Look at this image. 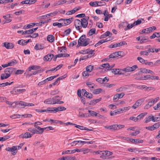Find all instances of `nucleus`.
Wrapping results in <instances>:
<instances>
[{
    "label": "nucleus",
    "instance_id": "1",
    "mask_svg": "<svg viewBox=\"0 0 160 160\" xmlns=\"http://www.w3.org/2000/svg\"><path fill=\"white\" fill-rule=\"evenodd\" d=\"M112 152L108 151H95V155L99 154L100 155V157L102 159H112L115 157L114 156H111L109 157L110 155L112 154Z\"/></svg>",
    "mask_w": 160,
    "mask_h": 160
},
{
    "label": "nucleus",
    "instance_id": "2",
    "mask_svg": "<svg viewBox=\"0 0 160 160\" xmlns=\"http://www.w3.org/2000/svg\"><path fill=\"white\" fill-rule=\"evenodd\" d=\"M61 99V97L58 96H56L52 98H49L46 99L44 102L48 104H62L63 102L60 101Z\"/></svg>",
    "mask_w": 160,
    "mask_h": 160
},
{
    "label": "nucleus",
    "instance_id": "3",
    "mask_svg": "<svg viewBox=\"0 0 160 160\" xmlns=\"http://www.w3.org/2000/svg\"><path fill=\"white\" fill-rule=\"evenodd\" d=\"M91 42L90 39L88 38H86V35H82L79 39L78 43L79 46H86Z\"/></svg>",
    "mask_w": 160,
    "mask_h": 160
},
{
    "label": "nucleus",
    "instance_id": "4",
    "mask_svg": "<svg viewBox=\"0 0 160 160\" xmlns=\"http://www.w3.org/2000/svg\"><path fill=\"white\" fill-rule=\"evenodd\" d=\"M22 146V144H20L19 146H14L11 148L8 147L6 148L5 150L7 151L11 152L12 154L14 155L17 152V150L21 149Z\"/></svg>",
    "mask_w": 160,
    "mask_h": 160
},
{
    "label": "nucleus",
    "instance_id": "5",
    "mask_svg": "<svg viewBox=\"0 0 160 160\" xmlns=\"http://www.w3.org/2000/svg\"><path fill=\"white\" fill-rule=\"evenodd\" d=\"M74 24L76 29L80 31V29L82 28L81 20L79 19L75 20L74 21Z\"/></svg>",
    "mask_w": 160,
    "mask_h": 160
},
{
    "label": "nucleus",
    "instance_id": "6",
    "mask_svg": "<svg viewBox=\"0 0 160 160\" xmlns=\"http://www.w3.org/2000/svg\"><path fill=\"white\" fill-rule=\"evenodd\" d=\"M83 153L86 154L88 153L92 154L94 155H95V151H93L92 149H89L87 148H82V151Z\"/></svg>",
    "mask_w": 160,
    "mask_h": 160
},
{
    "label": "nucleus",
    "instance_id": "7",
    "mask_svg": "<svg viewBox=\"0 0 160 160\" xmlns=\"http://www.w3.org/2000/svg\"><path fill=\"white\" fill-rule=\"evenodd\" d=\"M15 68H8L5 70V72L8 77H9L14 71Z\"/></svg>",
    "mask_w": 160,
    "mask_h": 160
},
{
    "label": "nucleus",
    "instance_id": "8",
    "mask_svg": "<svg viewBox=\"0 0 160 160\" xmlns=\"http://www.w3.org/2000/svg\"><path fill=\"white\" fill-rule=\"evenodd\" d=\"M80 7H76L72 10L67 11L66 13V15H70L76 12L81 9Z\"/></svg>",
    "mask_w": 160,
    "mask_h": 160
},
{
    "label": "nucleus",
    "instance_id": "9",
    "mask_svg": "<svg viewBox=\"0 0 160 160\" xmlns=\"http://www.w3.org/2000/svg\"><path fill=\"white\" fill-rule=\"evenodd\" d=\"M143 101L142 99H139L136 101L135 103L132 106L131 108L133 109H135L140 105L142 103Z\"/></svg>",
    "mask_w": 160,
    "mask_h": 160
},
{
    "label": "nucleus",
    "instance_id": "10",
    "mask_svg": "<svg viewBox=\"0 0 160 160\" xmlns=\"http://www.w3.org/2000/svg\"><path fill=\"white\" fill-rule=\"evenodd\" d=\"M53 57L54 55L52 54H48L43 57V60L45 61H50L51 60Z\"/></svg>",
    "mask_w": 160,
    "mask_h": 160
},
{
    "label": "nucleus",
    "instance_id": "11",
    "mask_svg": "<svg viewBox=\"0 0 160 160\" xmlns=\"http://www.w3.org/2000/svg\"><path fill=\"white\" fill-rule=\"evenodd\" d=\"M88 18H89L88 17L86 18H83L81 19V21L82 23V25L83 28H85L87 27L88 23L87 20Z\"/></svg>",
    "mask_w": 160,
    "mask_h": 160
},
{
    "label": "nucleus",
    "instance_id": "12",
    "mask_svg": "<svg viewBox=\"0 0 160 160\" xmlns=\"http://www.w3.org/2000/svg\"><path fill=\"white\" fill-rule=\"evenodd\" d=\"M32 134H30L28 132H26L24 133H22L19 136L20 138H28L32 137Z\"/></svg>",
    "mask_w": 160,
    "mask_h": 160
},
{
    "label": "nucleus",
    "instance_id": "13",
    "mask_svg": "<svg viewBox=\"0 0 160 160\" xmlns=\"http://www.w3.org/2000/svg\"><path fill=\"white\" fill-rule=\"evenodd\" d=\"M73 18H71L68 19H63V22H62L64 26L67 25L72 22Z\"/></svg>",
    "mask_w": 160,
    "mask_h": 160
},
{
    "label": "nucleus",
    "instance_id": "14",
    "mask_svg": "<svg viewBox=\"0 0 160 160\" xmlns=\"http://www.w3.org/2000/svg\"><path fill=\"white\" fill-rule=\"evenodd\" d=\"M3 46L8 49H12L14 47L12 43L7 42L4 43Z\"/></svg>",
    "mask_w": 160,
    "mask_h": 160
},
{
    "label": "nucleus",
    "instance_id": "15",
    "mask_svg": "<svg viewBox=\"0 0 160 160\" xmlns=\"http://www.w3.org/2000/svg\"><path fill=\"white\" fill-rule=\"evenodd\" d=\"M157 127L158 126H157V124L155 123L153 125L151 126H149L145 127V128L148 130L152 131L157 129L158 128Z\"/></svg>",
    "mask_w": 160,
    "mask_h": 160
},
{
    "label": "nucleus",
    "instance_id": "16",
    "mask_svg": "<svg viewBox=\"0 0 160 160\" xmlns=\"http://www.w3.org/2000/svg\"><path fill=\"white\" fill-rule=\"evenodd\" d=\"M122 69L114 68L112 69V72L115 74H122Z\"/></svg>",
    "mask_w": 160,
    "mask_h": 160
},
{
    "label": "nucleus",
    "instance_id": "17",
    "mask_svg": "<svg viewBox=\"0 0 160 160\" xmlns=\"http://www.w3.org/2000/svg\"><path fill=\"white\" fill-rule=\"evenodd\" d=\"M44 48V46L43 44H36L34 47L35 49L36 50H42Z\"/></svg>",
    "mask_w": 160,
    "mask_h": 160
},
{
    "label": "nucleus",
    "instance_id": "18",
    "mask_svg": "<svg viewBox=\"0 0 160 160\" xmlns=\"http://www.w3.org/2000/svg\"><path fill=\"white\" fill-rule=\"evenodd\" d=\"M153 116H152V115L146 117L145 118L146 120L145 122L146 123H147L151 121H152L153 122H154V121H155L154 119H153Z\"/></svg>",
    "mask_w": 160,
    "mask_h": 160
},
{
    "label": "nucleus",
    "instance_id": "19",
    "mask_svg": "<svg viewBox=\"0 0 160 160\" xmlns=\"http://www.w3.org/2000/svg\"><path fill=\"white\" fill-rule=\"evenodd\" d=\"M144 20L142 18L138 19L137 21L133 22L134 26L140 24L141 23H144Z\"/></svg>",
    "mask_w": 160,
    "mask_h": 160
},
{
    "label": "nucleus",
    "instance_id": "20",
    "mask_svg": "<svg viewBox=\"0 0 160 160\" xmlns=\"http://www.w3.org/2000/svg\"><path fill=\"white\" fill-rule=\"evenodd\" d=\"M3 17L4 19H6L5 22L6 23H9L12 21L11 19H9L11 17L10 14H7L6 15L3 16Z\"/></svg>",
    "mask_w": 160,
    "mask_h": 160
},
{
    "label": "nucleus",
    "instance_id": "21",
    "mask_svg": "<svg viewBox=\"0 0 160 160\" xmlns=\"http://www.w3.org/2000/svg\"><path fill=\"white\" fill-rule=\"evenodd\" d=\"M17 104H19L22 106L21 108H24L25 107L27 106L28 103L22 101H20L18 102H16Z\"/></svg>",
    "mask_w": 160,
    "mask_h": 160
},
{
    "label": "nucleus",
    "instance_id": "22",
    "mask_svg": "<svg viewBox=\"0 0 160 160\" xmlns=\"http://www.w3.org/2000/svg\"><path fill=\"white\" fill-rule=\"evenodd\" d=\"M147 114V112H143L138 115L137 117V119H138V122L140 121L141 119L143 117L146 116Z\"/></svg>",
    "mask_w": 160,
    "mask_h": 160
},
{
    "label": "nucleus",
    "instance_id": "23",
    "mask_svg": "<svg viewBox=\"0 0 160 160\" xmlns=\"http://www.w3.org/2000/svg\"><path fill=\"white\" fill-rule=\"evenodd\" d=\"M129 87L128 86H123L120 87L119 88L116 90L117 92L125 91Z\"/></svg>",
    "mask_w": 160,
    "mask_h": 160
},
{
    "label": "nucleus",
    "instance_id": "24",
    "mask_svg": "<svg viewBox=\"0 0 160 160\" xmlns=\"http://www.w3.org/2000/svg\"><path fill=\"white\" fill-rule=\"evenodd\" d=\"M47 40L49 42H52L54 40V37L53 35H49L47 37Z\"/></svg>",
    "mask_w": 160,
    "mask_h": 160
},
{
    "label": "nucleus",
    "instance_id": "25",
    "mask_svg": "<svg viewBox=\"0 0 160 160\" xmlns=\"http://www.w3.org/2000/svg\"><path fill=\"white\" fill-rule=\"evenodd\" d=\"M55 112L58 111L65 110L66 109L64 107H58L57 108L55 107Z\"/></svg>",
    "mask_w": 160,
    "mask_h": 160
},
{
    "label": "nucleus",
    "instance_id": "26",
    "mask_svg": "<svg viewBox=\"0 0 160 160\" xmlns=\"http://www.w3.org/2000/svg\"><path fill=\"white\" fill-rule=\"evenodd\" d=\"M94 66L92 65H90L87 66L86 67V70L89 72H91L93 70Z\"/></svg>",
    "mask_w": 160,
    "mask_h": 160
},
{
    "label": "nucleus",
    "instance_id": "27",
    "mask_svg": "<svg viewBox=\"0 0 160 160\" xmlns=\"http://www.w3.org/2000/svg\"><path fill=\"white\" fill-rule=\"evenodd\" d=\"M101 66L103 68H105L107 71L110 70V65L108 63L103 64Z\"/></svg>",
    "mask_w": 160,
    "mask_h": 160
},
{
    "label": "nucleus",
    "instance_id": "28",
    "mask_svg": "<svg viewBox=\"0 0 160 160\" xmlns=\"http://www.w3.org/2000/svg\"><path fill=\"white\" fill-rule=\"evenodd\" d=\"M75 142H80V143L82 145H84L86 143L88 144H92L93 143V142L92 141H90L89 142H86L83 141H75Z\"/></svg>",
    "mask_w": 160,
    "mask_h": 160
},
{
    "label": "nucleus",
    "instance_id": "29",
    "mask_svg": "<svg viewBox=\"0 0 160 160\" xmlns=\"http://www.w3.org/2000/svg\"><path fill=\"white\" fill-rule=\"evenodd\" d=\"M53 26H57L58 28H61L62 26H64L62 22L59 23L58 22H55L53 23Z\"/></svg>",
    "mask_w": 160,
    "mask_h": 160
},
{
    "label": "nucleus",
    "instance_id": "30",
    "mask_svg": "<svg viewBox=\"0 0 160 160\" xmlns=\"http://www.w3.org/2000/svg\"><path fill=\"white\" fill-rule=\"evenodd\" d=\"M37 128L39 130L38 131V134H42L45 130H47V127L41 128L40 127H37Z\"/></svg>",
    "mask_w": 160,
    "mask_h": 160
},
{
    "label": "nucleus",
    "instance_id": "31",
    "mask_svg": "<svg viewBox=\"0 0 160 160\" xmlns=\"http://www.w3.org/2000/svg\"><path fill=\"white\" fill-rule=\"evenodd\" d=\"M37 128L39 130L38 131V134H42L45 130H47V127L41 128L40 127H37Z\"/></svg>",
    "mask_w": 160,
    "mask_h": 160
},
{
    "label": "nucleus",
    "instance_id": "32",
    "mask_svg": "<svg viewBox=\"0 0 160 160\" xmlns=\"http://www.w3.org/2000/svg\"><path fill=\"white\" fill-rule=\"evenodd\" d=\"M58 13V12L55 11L52 12H51L47 14V17L49 18L50 17H53L54 16H56Z\"/></svg>",
    "mask_w": 160,
    "mask_h": 160
},
{
    "label": "nucleus",
    "instance_id": "33",
    "mask_svg": "<svg viewBox=\"0 0 160 160\" xmlns=\"http://www.w3.org/2000/svg\"><path fill=\"white\" fill-rule=\"evenodd\" d=\"M101 99L100 98L97 99H96L93 100L91 102L90 104H91L93 105H94L100 101L101 100Z\"/></svg>",
    "mask_w": 160,
    "mask_h": 160
},
{
    "label": "nucleus",
    "instance_id": "34",
    "mask_svg": "<svg viewBox=\"0 0 160 160\" xmlns=\"http://www.w3.org/2000/svg\"><path fill=\"white\" fill-rule=\"evenodd\" d=\"M18 61L14 59L8 62L9 66H12L17 64Z\"/></svg>",
    "mask_w": 160,
    "mask_h": 160
},
{
    "label": "nucleus",
    "instance_id": "35",
    "mask_svg": "<svg viewBox=\"0 0 160 160\" xmlns=\"http://www.w3.org/2000/svg\"><path fill=\"white\" fill-rule=\"evenodd\" d=\"M103 91V90L101 88H98L96 89L93 91V93L95 94H98L100 92Z\"/></svg>",
    "mask_w": 160,
    "mask_h": 160
},
{
    "label": "nucleus",
    "instance_id": "36",
    "mask_svg": "<svg viewBox=\"0 0 160 160\" xmlns=\"http://www.w3.org/2000/svg\"><path fill=\"white\" fill-rule=\"evenodd\" d=\"M28 130L32 133V135L35 133H38V131L36 129H32V128H30L28 129Z\"/></svg>",
    "mask_w": 160,
    "mask_h": 160
},
{
    "label": "nucleus",
    "instance_id": "37",
    "mask_svg": "<svg viewBox=\"0 0 160 160\" xmlns=\"http://www.w3.org/2000/svg\"><path fill=\"white\" fill-rule=\"evenodd\" d=\"M89 5L92 7H96L98 6V3L97 1L91 2L89 3Z\"/></svg>",
    "mask_w": 160,
    "mask_h": 160
},
{
    "label": "nucleus",
    "instance_id": "38",
    "mask_svg": "<svg viewBox=\"0 0 160 160\" xmlns=\"http://www.w3.org/2000/svg\"><path fill=\"white\" fill-rule=\"evenodd\" d=\"M61 158L62 160H71L72 159L74 160L75 159V157L67 156L66 157H63Z\"/></svg>",
    "mask_w": 160,
    "mask_h": 160
},
{
    "label": "nucleus",
    "instance_id": "39",
    "mask_svg": "<svg viewBox=\"0 0 160 160\" xmlns=\"http://www.w3.org/2000/svg\"><path fill=\"white\" fill-rule=\"evenodd\" d=\"M95 29L94 28H92L89 31L88 35L89 36H91L95 33Z\"/></svg>",
    "mask_w": 160,
    "mask_h": 160
},
{
    "label": "nucleus",
    "instance_id": "40",
    "mask_svg": "<svg viewBox=\"0 0 160 160\" xmlns=\"http://www.w3.org/2000/svg\"><path fill=\"white\" fill-rule=\"evenodd\" d=\"M10 118L12 119L18 118H21V115L19 114H14L10 116Z\"/></svg>",
    "mask_w": 160,
    "mask_h": 160
},
{
    "label": "nucleus",
    "instance_id": "41",
    "mask_svg": "<svg viewBox=\"0 0 160 160\" xmlns=\"http://www.w3.org/2000/svg\"><path fill=\"white\" fill-rule=\"evenodd\" d=\"M134 26L133 23L131 24H128L126 27L124 28V30L127 31L128 30L132 28Z\"/></svg>",
    "mask_w": 160,
    "mask_h": 160
},
{
    "label": "nucleus",
    "instance_id": "42",
    "mask_svg": "<svg viewBox=\"0 0 160 160\" xmlns=\"http://www.w3.org/2000/svg\"><path fill=\"white\" fill-rule=\"evenodd\" d=\"M35 26V24L33 23L29 24L26 25H25L24 28L25 29L31 28Z\"/></svg>",
    "mask_w": 160,
    "mask_h": 160
},
{
    "label": "nucleus",
    "instance_id": "43",
    "mask_svg": "<svg viewBox=\"0 0 160 160\" xmlns=\"http://www.w3.org/2000/svg\"><path fill=\"white\" fill-rule=\"evenodd\" d=\"M137 59L140 63L142 64H145L146 61V60H144L143 58L140 57H138Z\"/></svg>",
    "mask_w": 160,
    "mask_h": 160
},
{
    "label": "nucleus",
    "instance_id": "44",
    "mask_svg": "<svg viewBox=\"0 0 160 160\" xmlns=\"http://www.w3.org/2000/svg\"><path fill=\"white\" fill-rule=\"evenodd\" d=\"M149 32H150L148 28L143 29L140 32V33L141 34H142L144 33H148Z\"/></svg>",
    "mask_w": 160,
    "mask_h": 160
},
{
    "label": "nucleus",
    "instance_id": "45",
    "mask_svg": "<svg viewBox=\"0 0 160 160\" xmlns=\"http://www.w3.org/2000/svg\"><path fill=\"white\" fill-rule=\"evenodd\" d=\"M144 141L143 140L140 139H134V143H142Z\"/></svg>",
    "mask_w": 160,
    "mask_h": 160
},
{
    "label": "nucleus",
    "instance_id": "46",
    "mask_svg": "<svg viewBox=\"0 0 160 160\" xmlns=\"http://www.w3.org/2000/svg\"><path fill=\"white\" fill-rule=\"evenodd\" d=\"M55 107L52 108H48L47 109V112H55Z\"/></svg>",
    "mask_w": 160,
    "mask_h": 160
},
{
    "label": "nucleus",
    "instance_id": "47",
    "mask_svg": "<svg viewBox=\"0 0 160 160\" xmlns=\"http://www.w3.org/2000/svg\"><path fill=\"white\" fill-rule=\"evenodd\" d=\"M88 112L90 114V116L94 117V116H96L97 115L98 113H97L96 112L91 110H88Z\"/></svg>",
    "mask_w": 160,
    "mask_h": 160
},
{
    "label": "nucleus",
    "instance_id": "48",
    "mask_svg": "<svg viewBox=\"0 0 160 160\" xmlns=\"http://www.w3.org/2000/svg\"><path fill=\"white\" fill-rule=\"evenodd\" d=\"M10 137V136H7L2 137H1L0 138V141H4L7 139L9 138Z\"/></svg>",
    "mask_w": 160,
    "mask_h": 160
},
{
    "label": "nucleus",
    "instance_id": "49",
    "mask_svg": "<svg viewBox=\"0 0 160 160\" xmlns=\"http://www.w3.org/2000/svg\"><path fill=\"white\" fill-rule=\"evenodd\" d=\"M138 88L139 89H144L145 90H148V88L147 86L144 85H141L138 87Z\"/></svg>",
    "mask_w": 160,
    "mask_h": 160
},
{
    "label": "nucleus",
    "instance_id": "50",
    "mask_svg": "<svg viewBox=\"0 0 160 160\" xmlns=\"http://www.w3.org/2000/svg\"><path fill=\"white\" fill-rule=\"evenodd\" d=\"M13 83V82H5V83H3L2 84H1V87H4L7 86V85H10Z\"/></svg>",
    "mask_w": 160,
    "mask_h": 160
},
{
    "label": "nucleus",
    "instance_id": "51",
    "mask_svg": "<svg viewBox=\"0 0 160 160\" xmlns=\"http://www.w3.org/2000/svg\"><path fill=\"white\" fill-rule=\"evenodd\" d=\"M150 75H147L144 77H142L140 79L142 80H147L148 79H150Z\"/></svg>",
    "mask_w": 160,
    "mask_h": 160
},
{
    "label": "nucleus",
    "instance_id": "52",
    "mask_svg": "<svg viewBox=\"0 0 160 160\" xmlns=\"http://www.w3.org/2000/svg\"><path fill=\"white\" fill-rule=\"evenodd\" d=\"M25 42L26 40H20L18 41V43L20 45H26Z\"/></svg>",
    "mask_w": 160,
    "mask_h": 160
},
{
    "label": "nucleus",
    "instance_id": "53",
    "mask_svg": "<svg viewBox=\"0 0 160 160\" xmlns=\"http://www.w3.org/2000/svg\"><path fill=\"white\" fill-rule=\"evenodd\" d=\"M154 110H158L160 109V101L156 105L153 107Z\"/></svg>",
    "mask_w": 160,
    "mask_h": 160
},
{
    "label": "nucleus",
    "instance_id": "54",
    "mask_svg": "<svg viewBox=\"0 0 160 160\" xmlns=\"http://www.w3.org/2000/svg\"><path fill=\"white\" fill-rule=\"evenodd\" d=\"M122 71H124L126 72H131L130 70V67H127L126 68L122 69Z\"/></svg>",
    "mask_w": 160,
    "mask_h": 160
},
{
    "label": "nucleus",
    "instance_id": "55",
    "mask_svg": "<svg viewBox=\"0 0 160 160\" xmlns=\"http://www.w3.org/2000/svg\"><path fill=\"white\" fill-rule=\"evenodd\" d=\"M58 75H57L56 76H51V77H49V78H47L46 79L47 82H48V81L52 80L54 79V78H55L56 77H58Z\"/></svg>",
    "mask_w": 160,
    "mask_h": 160
},
{
    "label": "nucleus",
    "instance_id": "56",
    "mask_svg": "<svg viewBox=\"0 0 160 160\" xmlns=\"http://www.w3.org/2000/svg\"><path fill=\"white\" fill-rule=\"evenodd\" d=\"M9 77H8L7 76L6 74L4 72V73H2L1 75V80H4L5 79H6L8 78Z\"/></svg>",
    "mask_w": 160,
    "mask_h": 160
},
{
    "label": "nucleus",
    "instance_id": "57",
    "mask_svg": "<svg viewBox=\"0 0 160 160\" xmlns=\"http://www.w3.org/2000/svg\"><path fill=\"white\" fill-rule=\"evenodd\" d=\"M21 115V118L23 117L25 118H30L32 117V115L30 114H26Z\"/></svg>",
    "mask_w": 160,
    "mask_h": 160
},
{
    "label": "nucleus",
    "instance_id": "58",
    "mask_svg": "<svg viewBox=\"0 0 160 160\" xmlns=\"http://www.w3.org/2000/svg\"><path fill=\"white\" fill-rule=\"evenodd\" d=\"M24 72V71L22 70H18L15 73V74L19 75L22 74Z\"/></svg>",
    "mask_w": 160,
    "mask_h": 160
},
{
    "label": "nucleus",
    "instance_id": "59",
    "mask_svg": "<svg viewBox=\"0 0 160 160\" xmlns=\"http://www.w3.org/2000/svg\"><path fill=\"white\" fill-rule=\"evenodd\" d=\"M140 132L138 130H136L135 132H132L130 134V135L131 136H136Z\"/></svg>",
    "mask_w": 160,
    "mask_h": 160
},
{
    "label": "nucleus",
    "instance_id": "60",
    "mask_svg": "<svg viewBox=\"0 0 160 160\" xmlns=\"http://www.w3.org/2000/svg\"><path fill=\"white\" fill-rule=\"evenodd\" d=\"M116 130L121 129L124 128L125 127V125H116Z\"/></svg>",
    "mask_w": 160,
    "mask_h": 160
},
{
    "label": "nucleus",
    "instance_id": "61",
    "mask_svg": "<svg viewBox=\"0 0 160 160\" xmlns=\"http://www.w3.org/2000/svg\"><path fill=\"white\" fill-rule=\"evenodd\" d=\"M34 127L37 128V127H39L38 126H40L42 124V123L41 122L39 121H38L36 122H35L34 123Z\"/></svg>",
    "mask_w": 160,
    "mask_h": 160
},
{
    "label": "nucleus",
    "instance_id": "62",
    "mask_svg": "<svg viewBox=\"0 0 160 160\" xmlns=\"http://www.w3.org/2000/svg\"><path fill=\"white\" fill-rule=\"evenodd\" d=\"M71 32V29L70 28H68L66 30H65L64 32V33L65 35L67 36L70 34Z\"/></svg>",
    "mask_w": 160,
    "mask_h": 160
},
{
    "label": "nucleus",
    "instance_id": "63",
    "mask_svg": "<svg viewBox=\"0 0 160 160\" xmlns=\"http://www.w3.org/2000/svg\"><path fill=\"white\" fill-rule=\"evenodd\" d=\"M118 96V93H117L114 96L113 100L114 102H117L119 98Z\"/></svg>",
    "mask_w": 160,
    "mask_h": 160
},
{
    "label": "nucleus",
    "instance_id": "64",
    "mask_svg": "<svg viewBox=\"0 0 160 160\" xmlns=\"http://www.w3.org/2000/svg\"><path fill=\"white\" fill-rule=\"evenodd\" d=\"M138 68V67L137 65H135L132 66V67H130V70L131 72H132L135 70L137 68Z\"/></svg>",
    "mask_w": 160,
    "mask_h": 160
}]
</instances>
